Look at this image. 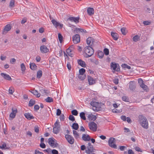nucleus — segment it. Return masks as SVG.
I'll return each instance as SVG.
<instances>
[{"instance_id":"obj_1","label":"nucleus","mask_w":154,"mask_h":154,"mask_svg":"<svg viewBox=\"0 0 154 154\" xmlns=\"http://www.w3.org/2000/svg\"><path fill=\"white\" fill-rule=\"evenodd\" d=\"M139 119V122L141 126L145 129H147L149 127V125L146 117L142 115H140Z\"/></svg>"},{"instance_id":"obj_2","label":"nucleus","mask_w":154,"mask_h":154,"mask_svg":"<svg viewBox=\"0 0 154 154\" xmlns=\"http://www.w3.org/2000/svg\"><path fill=\"white\" fill-rule=\"evenodd\" d=\"M84 51L85 54V57L86 58H88L91 57L94 53L93 49L90 46L85 47Z\"/></svg>"},{"instance_id":"obj_3","label":"nucleus","mask_w":154,"mask_h":154,"mask_svg":"<svg viewBox=\"0 0 154 154\" xmlns=\"http://www.w3.org/2000/svg\"><path fill=\"white\" fill-rule=\"evenodd\" d=\"M60 129V122L57 120L54 124V126L53 128V132L55 134H57L59 132V131Z\"/></svg>"},{"instance_id":"obj_4","label":"nucleus","mask_w":154,"mask_h":154,"mask_svg":"<svg viewBox=\"0 0 154 154\" xmlns=\"http://www.w3.org/2000/svg\"><path fill=\"white\" fill-rule=\"evenodd\" d=\"M56 142V140L54 138H50L48 139V143L53 148L57 147L58 146Z\"/></svg>"},{"instance_id":"obj_5","label":"nucleus","mask_w":154,"mask_h":154,"mask_svg":"<svg viewBox=\"0 0 154 154\" xmlns=\"http://www.w3.org/2000/svg\"><path fill=\"white\" fill-rule=\"evenodd\" d=\"M116 141L115 139L113 137H110L108 141L109 145V146L114 149L117 148L116 145L114 143Z\"/></svg>"},{"instance_id":"obj_6","label":"nucleus","mask_w":154,"mask_h":154,"mask_svg":"<svg viewBox=\"0 0 154 154\" xmlns=\"http://www.w3.org/2000/svg\"><path fill=\"white\" fill-rule=\"evenodd\" d=\"M94 149L93 146L91 143H88V146L87 147L85 150L86 152L88 154H91L94 152Z\"/></svg>"},{"instance_id":"obj_7","label":"nucleus","mask_w":154,"mask_h":154,"mask_svg":"<svg viewBox=\"0 0 154 154\" xmlns=\"http://www.w3.org/2000/svg\"><path fill=\"white\" fill-rule=\"evenodd\" d=\"M89 127L90 130L95 131H97V125L94 122H91L88 123Z\"/></svg>"},{"instance_id":"obj_8","label":"nucleus","mask_w":154,"mask_h":154,"mask_svg":"<svg viewBox=\"0 0 154 154\" xmlns=\"http://www.w3.org/2000/svg\"><path fill=\"white\" fill-rule=\"evenodd\" d=\"M111 68H112L113 70L117 71L120 70V67L119 65L114 62H112L110 64Z\"/></svg>"},{"instance_id":"obj_9","label":"nucleus","mask_w":154,"mask_h":154,"mask_svg":"<svg viewBox=\"0 0 154 154\" xmlns=\"http://www.w3.org/2000/svg\"><path fill=\"white\" fill-rule=\"evenodd\" d=\"M91 106H93V109L94 111H98L99 107V103L95 101H91L90 103Z\"/></svg>"},{"instance_id":"obj_10","label":"nucleus","mask_w":154,"mask_h":154,"mask_svg":"<svg viewBox=\"0 0 154 154\" xmlns=\"http://www.w3.org/2000/svg\"><path fill=\"white\" fill-rule=\"evenodd\" d=\"M65 137L69 143L70 144H73L74 142V140L73 137L69 134L65 135Z\"/></svg>"},{"instance_id":"obj_11","label":"nucleus","mask_w":154,"mask_h":154,"mask_svg":"<svg viewBox=\"0 0 154 154\" xmlns=\"http://www.w3.org/2000/svg\"><path fill=\"white\" fill-rule=\"evenodd\" d=\"M11 28V26L10 24H8L6 25L4 29L2 34H6L9 31Z\"/></svg>"},{"instance_id":"obj_12","label":"nucleus","mask_w":154,"mask_h":154,"mask_svg":"<svg viewBox=\"0 0 154 154\" xmlns=\"http://www.w3.org/2000/svg\"><path fill=\"white\" fill-rule=\"evenodd\" d=\"M72 40L75 44H77L80 42V36L79 34H76L73 36Z\"/></svg>"},{"instance_id":"obj_13","label":"nucleus","mask_w":154,"mask_h":154,"mask_svg":"<svg viewBox=\"0 0 154 154\" xmlns=\"http://www.w3.org/2000/svg\"><path fill=\"white\" fill-rule=\"evenodd\" d=\"M79 17H70L68 18L67 20H69L71 22H74L76 23H77L79 22Z\"/></svg>"},{"instance_id":"obj_14","label":"nucleus","mask_w":154,"mask_h":154,"mask_svg":"<svg viewBox=\"0 0 154 154\" xmlns=\"http://www.w3.org/2000/svg\"><path fill=\"white\" fill-rule=\"evenodd\" d=\"M40 50L42 53H46L48 52L49 50L45 45H42L40 47Z\"/></svg>"},{"instance_id":"obj_15","label":"nucleus","mask_w":154,"mask_h":154,"mask_svg":"<svg viewBox=\"0 0 154 154\" xmlns=\"http://www.w3.org/2000/svg\"><path fill=\"white\" fill-rule=\"evenodd\" d=\"M12 112L10 115V117L12 118H14L16 116V114L17 113V109H14L13 108L12 109Z\"/></svg>"},{"instance_id":"obj_16","label":"nucleus","mask_w":154,"mask_h":154,"mask_svg":"<svg viewBox=\"0 0 154 154\" xmlns=\"http://www.w3.org/2000/svg\"><path fill=\"white\" fill-rule=\"evenodd\" d=\"M51 22H52L53 25L56 27H57L58 26H60V27L61 28L63 27V24H61L57 22L55 20L53 19L51 20Z\"/></svg>"},{"instance_id":"obj_17","label":"nucleus","mask_w":154,"mask_h":154,"mask_svg":"<svg viewBox=\"0 0 154 154\" xmlns=\"http://www.w3.org/2000/svg\"><path fill=\"white\" fill-rule=\"evenodd\" d=\"M1 75L6 80H8V81H11L12 80L11 77L8 74L4 73H1Z\"/></svg>"},{"instance_id":"obj_18","label":"nucleus","mask_w":154,"mask_h":154,"mask_svg":"<svg viewBox=\"0 0 154 154\" xmlns=\"http://www.w3.org/2000/svg\"><path fill=\"white\" fill-rule=\"evenodd\" d=\"M82 140L85 141H89L90 140V137L87 134H83L82 137Z\"/></svg>"},{"instance_id":"obj_19","label":"nucleus","mask_w":154,"mask_h":154,"mask_svg":"<svg viewBox=\"0 0 154 154\" xmlns=\"http://www.w3.org/2000/svg\"><path fill=\"white\" fill-rule=\"evenodd\" d=\"M88 81L90 85H92L95 83V81L91 76L88 75Z\"/></svg>"},{"instance_id":"obj_20","label":"nucleus","mask_w":154,"mask_h":154,"mask_svg":"<svg viewBox=\"0 0 154 154\" xmlns=\"http://www.w3.org/2000/svg\"><path fill=\"white\" fill-rule=\"evenodd\" d=\"M93 38L91 37H88L86 40V42L87 44L89 46H92V43L93 42Z\"/></svg>"},{"instance_id":"obj_21","label":"nucleus","mask_w":154,"mask_h":154,"mask_svg":"<svg viewBox=\"0 0 154 154\" xmlns=\"http://www.w3.org/2000/svg\"><path fill=\"white\" fill-rule=\"evenodd\" d=\"M88 118L89 120L91 121H94L97 119L96 116L92 115V114H89L88 116Z\"/></svg>"},{"instance_id":"obj_22","label":"nucleus","mask_w":154,"mask_h":154,"mask_svg":"<svg viewBox=\"0 0 154 154\" xmlns=\"http://www.w3.org/2000/svg\"><path fill=\"white\" fill-rule=\"evenodd\" d=\"M111 35L114 40H117L118 39L119 35L117 33L112 32L111 33Z\"/></svg>"},{"instance_id":"obj_23","label":"nucleus","mask_w":154,"mask_h":154,"mask_svg":"<svg viewBox=\"0 0 154 154\" xmlns=\"http://www.w3.org/2000/svg\"><path fill=\"white\" fill-rule=\"evenodd\" d=\"M78 63L79 64L83 67H86V64L85 62L82 60H78Z\"/></svg>"},{"instance_id":"obj_24","label":"nucleus","mask_w":154,"mask_h":154,"mask_svg":"<svg viewBox=\"0 0 154 154\" xmlns=\"http://www.w3.org/2000/svg\"><path fill=\"white\" fill-rule=\"evenodd\" d=\"M24 115L25 117L28 119L31 120L34 118V117L32 115H31L29 113H25Z\"/></svg>"},{"instance_id":"obj_25","label":"nucleus","mask_w":154,"mask_h":154,"mask_svg":"<svg viewBox=\"0 0 154 154\" xmlns=\"http://www.w3.org/2000/svg\"><path fill=\"white\" fill-rule=\"evenodd\" d=\"M88 14L90 15H91L94 14V10L93 8H88L87 9Z\"/></svg>"},{"instance_id":"obj_26","label":"nucleus","mask_w":154,"mask_h":154,"mask_svg":"<svg viewBox=\"0 0 154 154\" xmlns=\"http://www.w3.org/2000/svg\"><path fill=\"white\" fill-rule=\"evenodd\" d=\"M30 67L33 70H34L37 69V66L34 63H30Z\"/></svg>"},{"instance_id":"obj_27","label":"nucleus","mask_w":154,"mask_h":154,"mask_svg":"<svg viewBox=\"0 0 154 154\" xmlns=\"http://www.w3.org/2000/svg\"><path fill=\"white\" fill-rule=\"evenodd\" d=\"M129 88L131 90H133L135 88L134 84L132 82H130L129 84Z\"/></svg>"},{"instance_id":"obj_28","label":"nucleus","mask_w":154,"mask_h":154,"mask_svg":"<svg viewBox=\"0 0 154 154\" xmlns=\"http://www.w3.org/2000/svg\"><path fill=\"white\" fill-rule=\"evenodd\" d=\"M34 95L36 96L37 97H39L40 96V93H38V91L36 90H33L32 91H31Z\"/></svg>"},{"instance_id":"obj_29","label":"nucleus","mask_w":154,"mask_h":154,"mask_svg":"<svg viewBox=\"0 0 154 154\" xmlns=\"http://www.w3.org/2000/svg\"><path fill=\"white\" fill-rule=\"evenodd\" d=\"M140 87L146 91H147L149 90L148 86L144 84L142 85H140Z\"/></svg>"},{"instance_id":"obj_30","label":"nucleus","mask_w":154,"mask_h":154,"mask_svg":"<svg viewBox=\"0 0 154 154\" xmlns=\"http://www.w3.org/2000/svg\"><path fill=\"white\" fill-rule=\"evenodd\" d=\"M80 116L81 118L84 120H86V118L85 116V114L84 112H82L80 113Z\"/></svg>"},{"instance_id":"obj_31","label":"nucleus","mask_w":154,"mask_h":154,"mask_svg":"<svg viewBox=\"0 0 154 154\" xmlns=\"http://www.w3.org/2000/svg\"><path fill=\"white\" fill-rule=\"evenodd\" d=\"M75 31L77 32V33H78L79 32H84L85 33L87 32L85 30H84L83 29H80L79 28H76L75 29Z\"/></svg>"},{"instance_id":"obj_32","label":"nucleus","mask_w":154,"mask_h":154,"mask_svg":"<svg viewBox=\"0 0 154 154\" xmlns=\"http://www.w3.org/2000/svg\"><path fill=\"white\" fill-rule=\"evenodd\" d=\"M79 125L77 123H74L72 126V128L75 130H77L79 128Z\"/></svg>"},{"instance_id":"obj_33","label":"nucleus","mask_w":154,"mask_h":154,"mask_svg":"<svg viewBox=\"0 0 154 154\" xmlns=\"http://www.w3.org/2000/svg\"><path fill=\"white\" fill-rule=\"evenodd\" d=\"M73 135L76 139H77L79 137V134L77 131L75 130H73Z\"/></svg>"},{"instance_id":"obj_34","label":"nucleus","mask_w":154,"mask_h":154,"mask_svg":"<svg viewBox=\"0 0 154 154\" xmlns=\"http://www.w3.org/2000/svg\"><path fill=\"white\" fill-rule=\"evenodd\" d=\"M45 101L48 103H51L53 102V99L52 97H48L45 99Z\"/></svg>"},{"instance_id":"obj_35","label":"nucleus","mask_w":154,"mask_h":154,"mask_svg":"<svg viewBox=\"0 0 154 154\" xmlns=\"http://www.w3.org/2000/svg\"><path fill=\"white\" fill-rule=\"evenodd\" d=\"M14 3L15 1L14 0H11L10 1V3L9 4V7L10 8H13L14 6Z\"/></svg>"},{"instance_id":"obj_36","label":"nucleus","mask_w":154,"mask_h":154,"mask_svg":"<svg viewBox=\"0 0 154 154\" xmlns=\"http://www.w3.org/2000/svg\"><path fill=\"white\" fill-rule=\"evenodd\" d=\"M35 103V100L31 99L30 100L29 103V106H32Z\"/></svg>"},{"instance_id":"obj_37","label":"nucleus","mask_w":154,"mask_h":154,"mask_svg":"<svg viewBox=\"0 0 154 154\" xmlns=\"http://www.w3.org/2000/svg\"><path fill=\"white\" fill-rule=\"evenodd\" d=\"M42 71L41 70H39L37 72V77L38 78H40L42 76Z\"/></svg>"},{"instance_id":"obj_38","label":"nucleus","mask_w":154,"mask_h":154,"mask_svg":"<svg viewBox=\"0 0 154 154\" xmlns=\"http://www.w3.org/2000/svg\"><path fill=\"white\" fill-rule=\"evenodd\" d=\"M140 38L138 35H135L133 38V41L134 42H137L140 39Z\"/></svg>"},{"instance_id":"obj_39","label":"nucleus","mask_w":154,"mask_h":154,"mask_svg":"<svg viewBox=\"0 0 154 154\" xmlns=\"http://www.w3.org/2000/svg\"><path fill=\"white\" fill-rule=\"evenodd\" d=\"M122 67L123 69L127 68L128 69H130L131 68V67L126 64H123L122 65Z\"/></svg>"},{"instance_id":"obj_40","label":"nucleus","mask_w":154,"mask_h":154,"mask_svg":"<svg viewBox=\"0 0 154 154\" xmlns=\"http://www.w3.org/2000/svg\"><path fill=\"white\" fill-rule=\"evenodd\" d=\"M14 88L12 87H11L9 88V90H8L9 93V94H13V92H14Z\"/></svg>"},{"instance_id":"obj_41","label":"nucleus","mask_w":154,"mask_h":154,"mask_svg":"<svg viewBox=\"0 0 154 154\" xmlns=\"http://www.w3.org/2000/svg\"><path fill=\"white\" fill-rule=\"evenodd\" d=\"M86 77L85 75H81L79 74L78 76L79 78L82 80L84 79Z\"/></svg>"},{"instance_id":"obj_42","label":"nucleus","mask_w":154,"mask_h":154,"mask_svg":"<svg viewBox=\"0 0 154 154\" xmlns=\"http://www.w3.org/2000/svg\"><path fill=\"white\" fill-rule=\"evenodd\" d=\"M85 70L84 68H81L79 70V74L81 75H84L85 72Z\"/></svg>"},{"instance_id":"obj_43","label":"nucleus","mask_w":154,"mask_h":154,"mask_svg":"<svg viewBox=\"0 0 154 154\" xmlns=\"http://www.w3.org/2000/svg\"><path fill=\"white\" fill-rule=\"evenodd\" d=\"M21 70L22 72H24L26 69V68L24 64L23 63H22L20 65Z\"/></svg>"},{"instance_id":"obj_44","label":"nucleus","mask_w":154,"mask_h":154,"mask_svg":"<svg viewBox=\"0 0 154 154\" xmlns=\"http://www.w3.org/2000/svg\"><path fill=\"white\" fill-rule=\"evenodd\" d=\"M58 38L60 42H62L63 37L61 34L60 33L58 34Z\"/></svg>"},{"instance_id":"obj_45","label":"nucleus","mask_w":154,"mask_h":154,"mask_svg":"<svg viewBox=\"0 0 154 154\" xmlns=\"http://www.w3.org/2000/svg\"><path fill=\"white\" fill-rule=\"evenodd\" d=\"M5 148L6 149H8L7 147H6V143H5L3 142V143L2 146H0V149H3Z\"/></svg>"},{"instance_id":"obj_46","label":"nucleus","mask_w":154,"mask_h":154,"mask_svg":"<svg viewBox=\"0 0 154 154\" xmlns=\"http://www.w3.org/2000/svg\"><path fill=\"white\" fill-rule=\"evenodd\" d=\"M138 83L139 84L140 86V85H143L144 84L143 82V81L142 79L140 78L138 80Z\"/></svg>"},{"instance_id":"obj_47","label":"nucleus","mask_w":154,"mask_h":154,"mask_svg":"<svg viewBox=\"0 0 154 154\" xmlns=\"http://www.w3.org/2000/svg\"><path fill=\"white\" fill-rule=\"evenodd\" d=\"M104 54L106 55H107L109 54V50L108 49L106 48H105L104 49L103 51Z\"/></svg>"},{"instance_id":"obj_48","label":"nucleus","mask_w":154,"mask_h":154,"mask_svg":"<svg viewBox=\"0 0 154 154\" xmlns=\"http://www.w3.org/2000/svg\"><path fill=\"white\" fill-rule=\"evenodd\" d=\"M72 113L74 116H77L78 114V112L77 110L74 109L72 111Z\"/></svg>"},{"instance_id":"obj_49","label":"nucleus","mask_w":154,"mask_h":154,"mask_svg":"<svg viewBox=\"0 0 154 154\" xmlns=\"http://www.w3.org/2000/svg\"><path fill=\"white\" fill-rule=\"evenodd\" d=\"M125 29H126L125 27H123L121 29V31L122 32V34H123L124 35H125L126 34V33L125 32Z\"/></svg>"},{"instance_id":"obj_50","label":"nucleus","mask_w":154,"mask_h":154,"mask_svg":"<svg viewBox=\"0 0 154 154\" xmlns=\"http://www.w3.org/2000/svg\"><path fill=\"white\" fill-rule=\"evenodd\" d=\"M69 118L70 120L72 121V122H73L75 120V118L74 116L71 115H69Z\"/></svg>"},{"instance_id":"obj_51","label":"nucleus","mask_w":154,"mask_h":154,"mask_svg":"<svg viewBox=\"0 0 154 154\" xmlns=\"http://www.w3.org/2000/svg\"><path fill=\"white\" fill-rule=\"evenodd\" d=\"M122 99L123 101H125V102H128V97L126 96H123L122 97Z\"/></svg>"},{"instance_id":"obj_52","label":"nucleus","mask_w":154,"mask_h":154,"mask_svg":"<svg viewBox=\"0 0 154 154\" xmlns=\"http://www.w3.org/2000/svg\"><path fill=\"white\" fill-rule=\"evenodd\" d=\"M98 55L100 58H102L103 56V52L100 51L98 53Z\"/></svg>"},{"instance_id":"obj_53","label":"nucleus","mask_w":154,"mask_h":154,"mask_svg":"<svg viewBox=\"0 0 154 154\" xmlns=\"http://www.w3.org/2000/svg\"><path fill=\"white\" fill-rule=\"evenodd\" d=\"M143 24L146 25H149L150 24V22L148 21H145L143 22Z\"/></svg>"},{"instance_id":"obj_54","label":"nucleus","mask_w":154,"mask_h":154,"mask_svg":"<svg viewBox=\"0 0 154 154\" xmlns=\"http://www.w3.org/2000/svg\"><path fill=\"white\" fill-rule=\"evenodd\" d=\"M39 109V106L38 105H36L34 106V109L35 111H37Z\"/></svg>"},{"instance_id":"obj_55","label":"nucleus","mask_w":154,"mask_h":154,"mask_svg":"<svg viewBox=\"0 0 154 154\" xmlns=\"http://www.w3.org/2000/svg\"><path fill=\"white\" fill-rule=\"evenodd\" d=\"M51 151L52 154H58V151L56 149H54Z\"/></svg>"},{"instance_id":"obj_56","label":"nucleus","mask_w":154,"mask_h":154,"mask_svg":"<svg viewBox=\"0 0 154 154\" xmlns=\"http://www.w3.org/2000/svg\"><path fill=\"white\" fill-rule=\"evenodd\" d=\"M34 130L35 132L36 133H38L39 132V128L37 126H35L34 127Z\"/></svg>"},{"instance_id":"obj_57","label":"nucleus","mask_w":154,"mask_h":154,"mask_svg":"<svg viewBox=\"0 0 154 154\" xmlns=\"http://www.w3.org/2000/svg\"><path fill=\"white\" fill-rule=\"evenodd\" d=\"M61 114V111L59 109H57V112L56 113V115L57 116H59Z\"/></svg>"},{"instance_id":"obj_58","label":"nucleus","mask_w":154,"mask_h":154,"mask_svg":"<svg viewBox=\"0 0 154 154\" xmlns=\"http://www.w3.org/2000/svg\"><path fill=\"white\" fill-rule=\"evenodd\" d=\"M67 66L68 69L69 70L71 69V66L69 63L68 62L67 64Z\"/></svg>"},{"instance_id":"obj_59","label":"nucleus","mask_w":154,"mask_h":154,"mask_svg":"<svg viewBox=\"0 0 154 154\" xmlns=\"http://www.w3.org/2000/svg\"><path fill=\"white\" fill-rule=\"evenodd\" d=\"M41 147L42 148H44L46 146L45 144L43 143H41L40 145Z\"/></svg>"},{"instance_id":"obj_60","label":"nucleus","mask_w":154,"mask_h":154,"mask_svg":"<svg viewBox=\"0 0 154 154\" xmlns=\"http://www.w3.org/2000/svg\"><path fill=\"white\" fill-rule=\"evenodd\" d=\"M27 21L26 18H23L21 21V23L22 24H24Z\"/></svg>"},{"instance_id":"obj_61","label":"nucleus","mask_w":154,"mask_h":154,"mask_svg":"<svg viewBox=\"0 0 154 154\" xmlns=\"http://www.w3.org/2000/svg\"><path fill=\"white\" fill-rule=\"evenodd\" d=\"M66 52L67 53H69L70 52H73L72 49H69L68 48L67 49V50H66Z\"/></svg>"},{"instance_id":"obj_62","label":"nucleus","mask_w":154,"mask_h":154,"mask_svg":"<svg viewBox=\"0 0 154 154\" xmlns=\"http://www.w3.org/2000/svg\"><path fill=\"white\" fill-rule=\"evenodd\" d=\"M135 149L136 151L142 152V151L140 149L138 146H136L135 147Z\"/></svg>"},{"instance_id":"obj_63","label":"nucleus","mask_w":154,"mask_h":154,"mask_svg":"<svg viewBox=\"0 0 154 154\" xmlns=\"http://www.w3.org/2000/svg\"><path fill=\"white\" fill-rule=\"evenodd\" d=\"M35 154H44V153L38 150H36L35 151Z\"/></svg>"},{"instance_id":"obj_64","label":"nucleus","mask_w":154,"mask_h":154,"mask_svg":"<svg viewBox=\"0 0 154 154\" xmlns=\"http://www.w3.org/2000/svg\"><path fill=\"white\" fill-rule=\"evenodd\" d=\"M128 154H134V152L131 149H129L128 151Z\"/></svg>"}]
</instances>
